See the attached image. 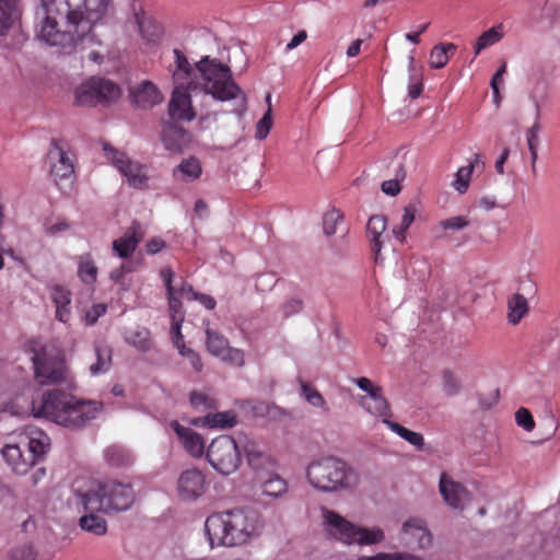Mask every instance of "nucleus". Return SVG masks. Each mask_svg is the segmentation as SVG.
<instances>
[{
	"label": "nucleus",
	"instance_id": "1",
	"mask_svg": "<svg viewBox=\"0 0 560 560\" xmlns=\"http://www.w3.org/2000/svg\"><path fill=\"white\" fill-rule=\"evenodd\" d=\"M110 4L112 0H51L43 7L36 35L65 55L90 49L88 58L98 63L103 57L93 49L100 40L92 27L106 16Z\"/></svg>",
	"mask_w": 560,
	"mask_h": 560
},
{
	"label": "nucleus",
	"instance_id": "2",
	"mask_svg": "<svg viewBox=\"0 0 560 560\" xmlns=\"http://www.w3.org/2000/svg\"><path fill=\"white\" fill-rule=\"evenodd\" d=\"M135 501L130 485L115 480L90 481L75 487L70 498L71 505L81 514L78 525L89 534L104 536L107 533L105 514L127 511Z\"/></svg>",
	"mask_w": 560,
	"mask_h": 560
},
{
	"label": "nucleus",
	"instance_id": "3",
	"mask_svg": "<svg viewBox=\"0 0 560 560\" xmlns=\"http://www.w3.org/2000/svg\"><path fill=\"white\" fill-rule=\"evenodd\" d=\"M176 69L173 73L175 84L187 85L203 92L219 102L234 101L233 112L242 114L246 109V95L232 79L228 66L209 57H203L194 70L187 58L177 49L174 50Z\"/></svg>",
	"mask_w": 560,
	"mask_h": 560
},
{
	"label": "nucleus",
	"instance_id": "4",
	"mask_svg": "<svg viewBox=\"0 0 560 560\" xmlns=\"http://www.w3.org/2000/svg\"><path fill=\"white\" fill-rule=\"evenodd\" d=\"M102 402L79 400L60 390H49L32 401V413L59 425L78 429L95 419L102 411Z\"/></svg>",
	"mask_w": 560,
	"mask_h": 560
},
{
	"label": "nucleus",
	"instance_id": "5",
	"mask_svg": "<svg viewBox=\"0 0 560 560\" xmlns=\"http://www.w3.org/2000/svg\"><path fill=\"white\" fill-rule=\"evenodd\" d=\"M264 529L261 515L253 509H234L207 517L205 530L210 546H240Z\"/></svg>",
	"mask_w": 560,
	"mask_h": 560
},
{
	"label": "nucleus",
	"instance_id": "6",
	"mask_svg": "<svg viewBox=\"0 0 560 560\" xmlns=\"http://www.w3.org/2000/svg\"><path fill=\"white\" fill-rule=\"evenodd\" d=\"M305 476L312 488L324 493L353 489L360 480L354 469L334 456H323L310 462Z\"/></svg>",
	"mask_w": 560,
	"mask_h": 560
},
{
	"label": "nucleus",
	"instance_id": "7",
	"mask_svg": "<svg viewBox=\"0 0 560 560\" xmlns=\"http://www.w3.org/2000/svg\"><path fill=\"white\" fill-rule=\"evenodd\" d=\"M324 532L332 539L347 545L371 546L385 539L380 527H362L341 516L339 513L323 506L320 509Z\"/></svg>",
	"mask_w": 560,
	"mask_h": 560
},
{
	"label": "nucleus",
	"instance_id": "8",
	"mask_svg": "<svg viewBox=\"0 0 560 560\" xmlns=\"http://www.w3.org/2000/svg\"><path fill=\"white\" fill-rule=\"evenodd\" d=\"M120 96V88L114 82L92 77L81 82L74 89V104L93 107L97 104L107 105Z\"/></svg>",
	"mask_w": 560,
	"mask_h": 560
},
{
	"label": "nucleus",
	"instance_id": "9",
	"mask_svg": "<svg viewBox=\"0 0 560 560\" xmlns=\"http://www.w3.org/2000/svg\"><path fill=\"white\" fill-rule=\"evenodd\" d=\"M206 455L211 467L223 476L235 472L242 463L241 451L234 439L229 435L213 439Z\"/></svg>",
	"mask_w": 560,
	"mask_h": 560
},
{
	"label": "nucleus",
	"instance_id": "10",
	"mask_svg": "<svg viewBox=\"0 0 560 560\" xmlns=\"http://www.w3.org/2000/svg\"><path fill=\"white\" fill-rule=\"evenodd\" d=\"M32 361L35 377L42 385L58 384L67 380L68 369L65 359L52 353L48 347L34 351Z\"/></svg>",
	"mask_w": 560,
	"mask_h": 560
},
{
	"label": "nucleus",
	"instance_id": "11",
	"mask_svg": "<svg viewBox=\"0 0 560 560\" xmlns=\"http://www.w3.org/2000/svg\"><path fill=\"white\" fill-rule=\"evenodd\" d=\"M107 161L126 178L128 185L136 189H147L149 187V176L147 166L130 160L126 153L112 147L104 145Z\"/></svg>",
	"mask_w": 560,
	"mask_h": 560
},
{
	"label": "nucleus",
	"instance_id": "12",
	"mask_svg": "<svg viewBox=\"0 0 560 560\" xmlns=\"http://www.w3.org/2000/svg\"><path fill=\"white\" fill-rule=\"evenodd\" d=\"M160 277L166 288L167 300L170 311L172 313V324H174V317L179 322V325L184 320L182 314V300H194L196 292L192 287L185 281L180 280L179 283L174 284V272L170 267H164L160 270Z\"/></svg>",
	"mask_w": 560,
	"mask_h": 560
},
{
	"label": "nucleus",
	"instance_id": "13",
	"mask_svg": "<svg viewBox=\"0 0 560 560\" xmlns=\"http://www.w3.org/2000/svg\"><path fill=\"white\" fill-rule=\"evenodd\" d=\"M206 347L208 352L222 362L241 368L245 363L243 350L230 347L229 340L219 331L207 326Z\"/></svg>",
	"mask_w": 560,
	"mask_h": 560
},
{
	"label": "nucleus",
	"instance_id": "14",
	"mask_svg": "<svg viewBox=\"0 0 560 560\" xmlns=\"http://www.w3.org/2000/svg\"><path fill=\"white\" fill-rule=\"evenodd\" d=\"M208 489L206 475L197 468H189L180 472L176 483V493L179 500L192 502L202 497Z\"/></svg>",
	"mask_w": 560,
	"mask_h": 560
},
{
	"label": "nucleus",
	"instance_id": "15",
	"mask_svg": "<svg viewBox=\"0 0 560 560\" xmlns=\"http://www.w3.org/2000/svg\"><path fill=\"white\" fill-rule=\"evenodd\" d=\"M48 160L50 174L56 183L72 177L74 173L73 154L66 142L54 141L48 152Z\"/></svg>",
	"mask_w": 560,
	"mask_h": 560
},
{
	"label": "nucleus",
	"instance_id": "16",
	"mask_svg": "<svg viewBox=\"0 0 560 560\" xmlns=\"http://www.w3.org/2000/svg\"><path fill=\"white\" fill-rule=\"evenodd\" d=\"M404 544L420 550L428 549L432 544V535L425 523L420 518H410L401 527Z\"/></svg>",
	"mask_w": 560,
	"mask_h": 560
},
{
	"label": "nucleus",
	"instance_id": "17",
	"mask_svg": "<svg viewBox=\"0 0 560 560\" xmlns=\"http://www.w3.org/2000/svg\"><path fill=\"white\" fill-rule=\"evenodd\" d=\"M144 237V231L140 223L132 222L121 237L113 242V252L119 258H129L137 249L138 244Z\"/></svg>",
	"mask_w": 560,
	"mask_h": 560
},
{
	"label": "nucleus",
	"instance_id": "18",
	"mask_svg": "<svg viewBox=\"0 0 560 560\" xmlns=\"http://www.w3.org/2000/svg\"><path fill=\"white\" fill-rule=\"evenodd\" d=\"M188 91H194L187 85L176 84V88L172 94L168 110L170 115L175 120H192L195 113L190 106V97Z\"/></svg>",
	"mask_w": 560,
	"mask_h": 560
},
{
	"label": "nucleus",
	"instance_id": "19",
	"mask_svg": "<svg viewBox=\"0 0 560 560\" xmlns=\"http://www.w3.org/2000/svg\"><path fill=\"white\" fill-rule=\"evenodd\" d=\"M440 492L445 502L454 509H463L470 501L469 492L460 483L448 478L446 474L441 475Z\"/></svg>",
	"mask_w": 560,
	"mask_h": 560
},
{
	"label": "nucleus",
	"instance_id": "20",
	"mask_svg": "<svg viewBox=\"0 0 560 560\" xmlns=\"http://www.w3.org/2000/svg\"><path fill=\"white\" fill-rule=\"evenodd\" d=\"M170 425L189 455L199 458L205 454V440L198 432L180 425L177 421H172Z\"/></svg>",
	"mask_w": 560,
	"mask_h": 560
},
{
	"label": "nucleus",
	"instance_id": "21",
	"mask_svg": "<svg viewBox=\"0 0 560 560\" xmlns=\"http://www.w3.org/2000/svg\"><path fill=\"white\" fill-rule=\"evenodd\" d=\"M24 443L27 444L30 455L34 459V465L49 448V436L43 431L34 427H27L21 435Z\"/></svg>",
	"mask_w": 560,
	"mask_h": 560
},
{
	"label": "nucleus",
	"instance_id": "22",
	"mask_svg": "<svg viewBox=\"0 0 560 560\" xmlns=\"http://www.w3.org/2000/svg\"><path fill=\"white\" fill-rule=\"evenodd\" d=\"M535 109L536 120L525 131V139L529 152L530 170L533 175H537V162L539 159V149L541 144L540 133L542 131V126L538 121V118L540 116V106L537 102H535Z\"/></svg>",
	"mask_w": 560,
	"mask_h": 560
},
{
	"label": "nucleus",
	"instance_id": "23",
	"mask_svg": "<svg viewBox=\"0 0 560 560\" xmlns=\"http://www.w3.org/2000/svg\"><path fill=\"white\" fill-rule=\"evenodd\" d=\"M50 296L55 305V318L62 324H69L72 318L70 290L62 285H54Z\"/></svg>",
	"mask_w": 560,
	"mask_h": 560
},
{
	"label": "nucleus",
	"instance_id": "24",
	"mask_svg": "<svg viewBox=\"0 0 560 560\" xmlns=\"http://www.w3.org/2000/svg\"><path fill=\"white\" fill-rule=\"evenodd\" d=\"M2 457L18 475H25L34 466V459L24 456L18 444H7L1 451Z\"/></svg>",
	"mask_w": 560,
	"mask_h": 560
},
{
	"label": "nucleus",
	"instance_id": "25",
	"mask_svg": "<svg viewBox=\"0 0 560 560\" xmlns=\"http://www.w3.org/2000/svg\"><path fill=\"white\" fill-rule=\"evenodd\" d=\"M357 401L365 412L372 417L381 418L384 424L392 417L390 405L383 392L370 398H358Z\"/></svg>",
	"mask_w": 560,
	"mask_h": 560
},
{
	"label": "nucleus",
	"instance_id": "26",
	"mask_svg": "<svg viewBox=\"0 0 560 560\" xmlns=\"http://www.w3.org/2000/svg\"><path fill=\"white\" fill-rule=\"evenodd\" d=\"M386 229L387 221L384 215H372L366 223V235L376 258L381 253L384 241L386 238Z\"/></svg>",
	"mask_w": 560,
	"mask_h": 560
},
{
	"label": "nucleus",
	"instance_id": "27",
	"mask_svg": "<svg viewBox=\"0 0 560 560\" xmlns=\"http://www.w3.org/2000/svg\"><path fill=\"white\" fill-rule=\"evenodd\" d=\"M132 97L138 107L151 108L162 101V94L150 81H143L132 92Z\"/></svg>",
	"mask_w": 560,
	"mask_h": 560
},
{
	"label": "nucleus",
	"instance_id": "28",
	"mask_svg": "<svg viewBox=\"0 0 560 560\" xmlns=\"http://www.w3.org/2000/svg\"><path fill=\"white\" fill-rule=\"evenodd\" d=\"M202 174V166L198 159H184L174 170L172 176L179 183H192Z\"/></svg>",
	"mask_w": 560,
	"mask_h": 560
},
{
	"label": "nucleus",
	"instance_id": "29",
	"mask_svg": "<svg viewBox=\"0 0 560 560\" xmlns=\"http://www.w3.org/2000/svg\"><path fill=\"white\" fill-rule=\"evenodd\" d=\"M244 452L248 462V465L255 470H267L275 467V459L260 450V447L254 443L249 442L245 445Z\"/></svg>",
	"mask_w": 560,
	"mask_h": 560
},
{
	"label": "nucleus",
	"instance_id": "30",
	"mask_svg": "<svg viewBox=\"0 0 560 560\" xmlns=\"http://www.w3.org/2000/svg\"><path fill=\"white\" fill-rule=\"evenodd\" d=\"M173 343L178 350V353L189 361L195 371L202 369V363L198 353L188 348L184 342V337L180 331L179 322L174 318V324L171 327Z\"/></svg>",
	"mask_w": 560,
	"mask_h": 560
},
{
	"label": "nucleus",
	"instance_id": "31",
	"mask_svg": "<svg viewBox=\"0 0 560 560\" xmlns=\"http://www.w3.org/2000/svg\"><path fill=\"white\" fill-rule=\"evenodd\" d=\"M113 351L103 345L94 346V362L89 365L91 376H98L107 373L112 368Z\"/></svg>",
	"mask_w": 560,
	"mask_h": 560
},
{
	"label": "nucleus",
	"instance_id": "32",
	"mask_svg": "<svg viewBox=\"0 0 560 560\" xmlns=\"http://www.w3.org/2000/svg\"><path fill=\"white\" fill-rule=\"evenodd\" d=\"M470 221L465 215H454L446 219L441 220L436 226H434L433 232L435 233L436 238H448L455 232L462 231L468 228Z\"/></svg>",
	"mask_w": 560,
	"mask_h": 560
},
{
	"label": "nucleus",
	"instance_id": "33",
	"mask_svg": "<svg viewBox=\"0 0 560 560\" xmlns=\"http://www.w3.org/2000/svg\"><path fill=\"white\" fill-rule=\"evenodd\" d=\"M529 312L527 299L514 293L508 299V320L512 325H517Z\"/></svg>",
	"mask_w": 560,
	"mask_h": 560
},
{
	"label": "nucleus",
	"instance_id": "34",
	"mask_svg": "<svg viewBox=\"0 0 560 560\" xmlns=\"http://www.w3.org/2000/svg\"><path fill=\"white\" fill-rule=\"evenodd\" d=\"M504 25L498 23L488 31L483 32L476 40L474 52L478 56L483 49L498 44L504 37Z\"/></svg>",
	"mask_w": 560,
	"mask_h": 560
},
{
	"label": "nucleus",
	"instance_id": "35",
	"mask_svg": "<svg viewBox=\"0 0 560 560\" xmlns=\"http://www.w3.org/2000/svg\"><path fill=\"white\" fill-rule=\"evenodd\" d=\"M78 276L85 285H93L97 280L98 269L91 254L80 255L77 259Z\"/></svg>",
	"mask_w": 560,
	"mask_h": 560
},
{
	"label": "nucleus",
	"instance_id": "36",
	"mask_svg": "<svg viewBox=\"0 0 560 560\" xmlns=\"http://www.w3.org/2000/svg\"><path fill=\"white\" fill-rule=\"evenodd\" d=\"M456 46L452 43L439 44L430 52L429 63L431 68L441 69L446 66L451 56L456 51Z\"/></svg>",
	"mask_w": 560,
	"mask_h": 560
},
{
	"label": "nucleus",
	"instance_id": "37",
	"mask_svg": "<svg viewBox=\"0 0 560 560\" xmlns=\"http://www.w3.org/2000/svg\"><path fill=\"white\" fill-rule=\"evenodd\" d=\"M18 18L16 0H0V34H4Z\"/></svg>",
	"mask_w": 560,
	"mask_h": 560
},
{
	"label": "nucleus",
	"instance_id": "38",
	"mask_svg": "<svg viewBox=\"0 0 560 560\" xmlns=\"http://www.w3.org/2000/svg\"><path fill=\"white\" fill-rule=\"evenodd\" d=\"M385 425L390 429L394 433H396L398 436L404 439L406 442L415 446L417 450H422L424 446V438L421 433L411 431L404 425L386 420Z\"/></svg>",
	"mask_w": 560,
	"mask_h": 560
},
{
	"label": "nucleus",
	"instance_id": "39",
	"mask_svg": "<svg viewBox=\"0 0 560 560\" xmlns=\"http://www.w3.org/2000/svg\"><path fill=\"white\" fill-rule=\"evenodd\" d=\"M301 396L314 408L322 409L325 412L329 411L327 401L323 395L311 384L300 381Z\"/></svg>",
	"mask_w": 560,
	"mask_h": 560
},
{
	"label": "nucleus",
	"instance_id": "40",
	"mask_svg": "<svg viewBox=\"0 0 560 560\" xmlns=\"http://www.w3.org/2000/svg\"><path fill=\"white\" fill-rule=\"evenodd\" d=\"M185 131L177 127H168L162 136L165 149L170 151H180L185 142Z\"/></svg>",
	"mask_w": 560,
	"mask_h": 560
},
{
	"label": "nucleus",
	"instance_id": "41",
	"mask_svg": "<svg viewBox=\"0 0 560 560\" xmlns=\"http://www.w3.org/2000/svg\"><path fill=\"white\" fill-rule=\"evenodd\" d=\"M205 424L209 428L230 429L236 424V417L232 411L209 413L205 417Z\"/></svg>",
	"mask_w": 560,
	"mask_h": 560
},
{
	"label": "nucleus",
	"instance_id": "42",
	"mask_svg": "<svg viewBox=\"0 0 560 560\" xmlns=\"http://www.w3.org/2000/svg\"><path fill=\"white\" fill-rule=\"evenodd\" d=\"M415 213L416 209L413 206L405 207L400 223L393 228L392 232L398 242L404 243L406 241L407 231L415 221Z\"/></svg>",
	"mask_w": 560,
	"mask_h": 560
},
{
	"label": "nucleus",
	"instance_id": "43",
	"mask_svg": "<svg viewBox=\"0 0 560 560\" xmlns=\"http://www.w3.org/2000/svg\"><path fill=\"white\" fill-rule=\"evenodd\" d=\"M288 491L287 481L278 475H271L262 483L264 494L271 498H280Z\"/></svg>",
	"mask_w": 560,
	"mask_h": 560
},
{
	"label": "nucleus",
	"instance_id": "44",
	"mask_svg": "<svg viewBox=\"0 0 560 560\" xmlns=\"http://www.w3.org/2000/svg\"><path fill=\"white\" fill-rule=\"evenodd\" d=\"M430 275V266L423 259H415L410 262L406 277L410 282H423Z\"/></svg>",
	"mask_w": 560,
	"mask_h": 560
},
{
	"label": "nucleus",
	"instance_id": "45",
	"mask_svg": "<svg viewBox=\"0 0 560 560\" xmlns=\"http://www.w3.org/2000/svg\"><path fill=\"white\" fill-rule=\"evenodd\" d=\"M105 459L110 466L119 467L128 465L131 462V455L122 446L113 445L105 451Z\"/></svg>",
	"mask_w": 560,
	"mask_h": 560
},
{
	"label": "nucleus",
	"instance_id": "46",
	"mask_svg": "<svg viewBox=\"0 0 560 560\" xmlns=\"http://www.w3.org/2000/svg\"><path fill=\"white\" fill-rule=\"evenodd\" d=\"M343 222V214L337 210L331 209L324 214L323 229L327 236H331L337 233V228Z\"/></svg>",
	"mask_w": 560,
	"mask_h": 560
},
{
	"label": "nucleus",
	"instance_id": "47",
	"mask_svg": "<svg viewBox=\"0 0 560 560\" xmlns=\"http://www.w3.org/2000/svg\"><path fill=\"white\" fill-rule=\"evenodd\" d=\"M266 102L268 103V110L264 115V117L256 125V135L255 137L258 140H264L267 138L271 127H272V117H271V95L267 94Z\"/></svg>",
	"mask_w": 560,
	"mask_h": 560
},
{
	"label": "nucleus",
	"instance_id": "48",
	"mask_svg": "<svg viewBox=\"0 0 560 560\" xmlns=\"http://www.w3.org/2000/svg\"><path fill=\"white\" fill-rule=\"evenodd\" d=\"M357 560H423L409 552H378L375 556H361Z\"/></svg>",
	"mask_w": 560,
	"mask_h": 560
},
{
	"label": "nucleus",
	"instance_id": "49",
	"mask_svg": "<svg viewBox=\"0 0 560 560\" xmlns=\"http://www.w3.org/2000/svg\"><path fill=\"white\" fill-rule=\"evenodd\" d=\"M127 341L142 352L148 351L151 347L149 331L147 329H137L130 332L127 337Z\"/></svg>",
	"mask_w": 560,
	"mask_h": 560
},
{
	"label": "nucleus",
	"instance_id": "50",
	"mask_svg": "<svg viewBox=\"0 0 560 560\" xmlns=\"http://www.w3.org/2000/svg\"><path fill=\"white\" fill-rule=\"evenodd\" d=\"M351 382L364 393V395H361L358 398H370L371 396L373 397L383 392V388L380 385L373 383L370 378L364 376L354 377L351 380Z\"/></svg>",
	"mask_w": 560,
	"mask_h": 560
},
{
	"label": "nucleus",
	"instance_id": "51",
	"mask_svg": "<svg viewBox=\"0 0 560 560\" xmlns=\"http://www.w3.org/2000/svg\"><path fill=\"white\" fill-rule=\"evenodd\" d=\"M471 167L462 166L458 168L455 179L452 184L454 189L459 194H464L467 191L471 177Z\"/></svg>",
	"mask_w": 560,
	"mask_h": 560
},
{
	"label": "nucleus",
	"instance_id": "52",
	"mask_svg": "<svg viewBox=\"0 0 560 560\" xmlns=\"http://www.w3.org/2000/svg\"><path fill=\"white\" fill-rule=\"evenodd\" d=\"M106 311H107L106 304H103V303L94 304L89 310H86L84 312L81 319L85 326H92L97 322V319L100 317L105 315Z\"/></svg>",
	"mask_w": 560,
	"mask_h": 560
},
{
	"label": "nucleus",
	"instance_id": "53",
	"mask_svg": "<svg viewBox=\"0 0 560 560\" xmlns=\"http://www.w3.org/2000/svg\"><path fill=\"white\" fill-rule=\"evenodd\" d=\"M190 404L198 411H206L215 407L213 398L198 392L190 394Z\"/></svg>",
	"mask_w": 560,
	"mask_h": 560
},
{
	"label": "nucleus",
	"instance_id": "54",
	"mask_svg": "<svg viewBox=\"0 0 560 560\" xmlns=\"http://www.w3.org/2000/svg\"><path fill=\"white\" fill-rule=\"evenodd\" d=\"M442 387L447 396H454L460 388V382L452 372L446 371L443 373Z\"/></svg>",
	"mask_w": 560,
	"mask_h": 560
},
{
	"label": "nucleus",
	"instance_id": "55",
	"mask_svg": "<svg viewBox=\"0 0 560 560\" xmlns=\"http://www.w3.org/2000/svg\"><path fill=\"white\" fill-rule=\"evenodd\" d=\"M423 91V77L421 72L409 73L408 95L410 98H418Z\"/></svg>",
	"mask_w": 560,
	"mask_h": 560
},
{
	"label": "nucleus",
	"instance_id": "56",
	"mask_svg": "<svg viewBox=\"0 0 560 560\" xmlns=\"http://www.w3.org/2000/svg\"><path fill=\"white\" fill-rule=\"evenodd\" d=\"M515 421L518 427L523 428L527 432L533 431L535 428L534 418L526 408L522 407L515 412Z\"/></svg>",
	"mask_w": 560,
	"mask_h": 560
},
{
	"label": "nucleus",
	"instance_id": "57",
	"mask_svg": "<svg viewBox=\"0 0 560 560\" xmlns=\"http://www.w3.org/2000/svg\"><path fill=\"white\" fill-rule=\"evenodd\" d=\"M405 177V172L402 171V167L400 166V175H397L394 179L385 180L382 184V191L388 196H396L399 194L401 187H400V180Z\"/></svg>",
	"mask_w": 560,
	"mask_h": 560
},
{
	"label": "nucleus",
	"instance_id": "58",
	"mask_svg": "<svg viewBox=\"0 0 560 560\" xmlns=\"http://www.w3.org/2000/svg\"><path fill=\"white\" fill-rule=\"evenodd\" d=\"M11 560H36V552L32 546H19L11 551Z\"/></svg>",
	"mask_w": 560,
	"mask_h": 560
},
{
	"label": "nucleus",
	"instance_id": "59",
	"mask_svg": "<svg viewBox=\"0 0 560 560\" xmlns=\"http://www.w3.org/2000/svg\"><path fill=\"white\" fill-rule=\"evenodd\" d=\"M505 70H506V66H505V63H503L498 69V71L495 72V74L493 75V78L491 80V88H492V91H493V97H494L497 104H499V102H500L499 84L503 83V74L505 73Z\"/></svg>",
	"mask_w": 560,
	"mask_h": 560
},
{
	"label": "nucleus",
	"instance_id": "60",
	"mask_svg": "<svg viewBox=\"0 0 560 560\" xmlns=\"http://www.w3.org/2000/svg\"><path fill=\"white\" fill-rule=\"evenodd\" d=\"M69 229V224L62 220L58 219L56 222H46L45 223V232L49 235H56L61 232H65Z\"/></svg>",
	"mask_w": 560,
	"mask_h": 560
},
{
	"label": "nucleus",
	"instance_id": "61",
	"mask_svg": "<svg viewBox=\"0 0 560 560\" xmlns=\"http://www.w3.org/2000/svg\"><path fill=\"white\" fill-rule=\"evenodd\" d=\"M166 247V243L160 237H153L145 244V250L149 255H155Z\"/></svg>",
	"mask_w": 560,
	"mask_h": 560
},
{
	"label": "nucleus",
	"instance_id": "62",
	"mask_svg": "<svg viewBox=\"0 0 560 560\" xmlns=\"http://www.w3.org/2000/svg\"><path fill=\"white\" fill-rule=\"evenodd\" d=\"M302 307H303V303L301 300L292 299L284 304L283 310H284V314L287 316H291L293 314L299 313L302 310Z\"/></svg>",
	"mask_w": 560,
	"mask_h": 560
},
{
	"label": "nucleus",
	"instance_id": "63",
	"mask_svg": "<svg viewBox=\"0 0 560 560\" xmlns=\"http://www.w3.org/2000/svg\"><path fill=\"white\" fill-rule=\"evenodd\" d=\"M307 37V34L305 31H301L298 34H295L291 40L287 44L285 50L290 51L294 48H296L299 45H301Z\"/></svg>",
	"mask_w": 560,
	"mask_h": 560
},
{
	"label": "nucleus",
	"instance_id": "64",
	"mask_svg": "<svg viewBox=\"0 0 560 560\" xmlns=\"http://www.w3.org/2000/svg\"><path fill=\"white\" fill-rule=\"evenodd\" d=\"M194 300L198 301L200 304H202L207 310H213L215 307V300L208 295L202 293H197L196 296H194Z\"/></svg>",
	"mask_w": 560,
	"mask_h": 560
}]
</instances>
